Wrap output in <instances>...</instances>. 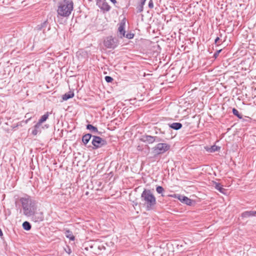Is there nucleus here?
Masks as SVG:
<instances>
[{
    "label": "nucleus",
    "mask_w": 256,
    "mask_h": 256,
    "mask_svg": "<svg viewBox=\"0 0 256 256\" xmlns=\"http://www.w3.org/2000/svg\"><path fill=\"white\" fill-rule=\"evenodd\" d=\"M22 204L23 214L26 216H31L37 210L36 203L30 196H26L20 200Z\"/></svg>",
    "instance_id": "obj_1"
},
{
    "label": "nucleus",
    "mask_w": 256,
    "mask_h": 256,
    "mask_svg": "<svg viewBox=\"0 0 256 256\" xmlns=\"http://www.w3.org/2000/svg\"><path fill=\"white\" fill-rule=\"evenodd\" d=\"M140 198L142 204L148 210L152 209L156 204V198L150 190L144 189L141 194Z\"/></svg>",
    "instance_id": "obj_2"
},
{
    "label": "nucleus",
    "mask_w": 256,
    "mask_h": 256,
    "mask_svg": "<svg viewBox=\"0 0 256 256\" xmlns=\"http://www.w3.org/2000/svg\"><path fill=\"white\" fill-rule=\"evenodd\" d=\"M73 10V2L72 0H64L61 2L58 8V14L62 16H68Z\"/></svg>",
    "instance_id": "obj_3"
},
{
    "label": "nucleus",
    "mask_w": 256,
    "mask_h": 256,
    "mask_svg": "<svg viewBox=\"0 0 256 256\" xmlns=\"http://www.w3.org/2000/svg\"><path fill=\"white\" fill-rule=\"evenodd\" d=\"M170 146L166 143H158L152 148V151L154 155L164 154L170 149Z\"/></svg>",
    "instance_id": "obj_4"
},
{
    "label": "nucleus",
    "mask_w": 256,
    "mask_h": 256,
    "mask_svg": "<svg viewBox=\"0 0 256 256\" xmlns=\"http://www.w3.org/2000/svg\"><path fill=\"white\" fill-rule=\"evenodd\" d=\"M104 44L107 48L114 49L118 46V40L116 38L110 36L106 38L104 40Z\"/></svg>",
    "instance_id": "obj_5"
},
{
    "label": "nucleus",
    "mask_w": 256,
    "mask_h": 256,
    "mask_svg": "<svg viewBox=\"0 0 256 256\" xmlns=\"http://www.w3.org/2000/svg\"><path fill=\"white\" fill-rule=\"evenodd\" d=\"M92 143L94 146V149L101 148L102 146L106 144V140L100 138V136H92Z\"/></svg>",
    "instance_id": "obj_6"
},
{
    "label": "nucleus",
    "mask_w": 256,
    "mask_h": 256,
    "mask_svg": "<svg viewBox=\"0 0 256 256\" xmlns=\"http://www.w3.org/2000/svg\"><path fill=\"white\" fill-rule=\"evenodd\" d=\"M30 217H31L32 220L36 222H39L44 220L43 212H38L37 210H36Z\"/></svg>",
    "instance_id": "obj_7"
},
{
    "label": "nucleus",
    "mask_w": 256,
    "mask_h": 256,
    "mask_svg": "<svg viewBox=\"0 0 256 256\" xmlns=\"http://www.w3.org/2000/svg\"><path fill=\"white\" fill-rule=\"evenodd\" d=\"M96 4L102 10L106 12L109 11L110 8L106 0H96Z\"/></svg>",
    "instance_id": "obj_8"
},
{
    "label": "nucleus",
    "mask_w": 256,
    "mask_h": 256,
    "mask_svg": "<svg viewBox=\"0 0 256 256\" xmlns=\"http://www.w3.org/2000/svg\"><path fill=\"white\" fill-rule=\"evenodd\" d=\"M140 140L142 142H147L149 144H152L154 142V136L148 135L143 136Z\"/></svg>",
    "instance_id": "obj_9"
},
{
    "label": "nucleus",
    "mask_w": 256,
    "mask_h": 256,
    "mask_svg": "<svg viewBox=\"0 0 256 256\" xmlns=\"http://www.w3.org/2000/svg\"><path fill=\"white\" fill-rule=\"evenodd\" d=\"M177 198L182 202H183L188 205L190 206L192 203V200L186 196L178 195Z\"/></svg>",
    "instance_id": "obj_10"
},
{
    "label": "nucleus",
    "mask_w": 256,
    "mask_h": 256,
    "mask_svg": "<svg viewBox=\"0 0 256 256\" xmlns=\"http://www.w3.org/2000/svg\"><path fill=\"white\" fill-rule=\"evenodd\" d=\"M124 22H120L118 28V31L121 38L125 36Z\"/></svg>",
    "instance_id": "obj_11"
},
{
    "label": "nucleus",
    "mask_w": 256,
    "mask_h": 256,
    "mask_svg": "<svg viewBox=\"0 0 256 256\" xmlns=\"http://www.w3.org/2000/svg\"><path fill=\"white\" fill-rule=\"evenodd\" d=\"M256 215V211H246L242 214V216L243 218H248L252 216Z\"/></svg>",
    "instance_id": "obj_12"
},
{
    "label": "nucleus",
    "mask_w": 256,
    "mask_h": 256,
    "mask_svg": "<svg viewBox=\"0 0 256 256\" xmlns=\"http://www.w3.org/2000/svg\"><path fill=\"white\" fill-rule=\"evenodd\" d=\"M92 136L90 134H87L82 136V142L85 146L88 142Z\"/></svg>",
    "instance_id": "obj_13"
},
{
    "label": "nucleus",
    "mask_w": 256,
    "mask_h": 256,
    "mask_svg": "<svg viewBox=\"0 0 256 256\" xmlns=\"http://www.w3.org/2000/svg\"><path fill=\"white\" fill-rule=\"evenodd\" d=\"M204 148L207 152H213L216 151H218V150H220V148L215 145H214L212 146H211L210 147L205 146Z\"/></svg>",
    "instance_id": "obj_14"
},
{
    "label": "nucleus",
    "mask_w": 256,
    "mask_h": 256,
    "mask_svg": "<svg viewBox=\"0 0 256 256\" xmlns=\"http://www.w3.org/2000/svg\"><path fill=\"white\" fill-rule=\"evenodd\" d=\"M169 126L172 129L178 130L182 128V124L180 122H174L170 124Z\"/></svg>",
    "instance_id": "obj_15"
},
{
    "label": "nucleus",
    "mask_w": 256,
    "mask_h": 256,
    "mask_svg": "<svg viewBox=\"0 0 256 256\" xmlns=\"http://www.w3.org/2000/svg\"><path fill=\"white\" fill-rule=\"evenodd\" d=\"M74 96L73 92H70L68 93H66L62 96V99L64 100H66L70 98H72Z\"/></svg>",
    "instance_id": "obj_16"
},
{
    "label": "nucleus",
    "mask_w": 256,
    "mask_h": 256,
    "mask_svg": "<svg viewBox=\"0 0 256 256\" xmlns=\"http://www.w3.org/2000/svg\"><path fill=\"white\" fill-rule=\"evenodd\" d=\"M214 187L221 193L224 194V192L226 191V189L224 188L219 183H216Z\"/></svg>",
    "instance_id": "obj_17"
},
{
    "label": "nucleus",
    "mask_w": 256,
    "mask_h": 256,
    "mask_svg": "<svg viewBox=\"0 0 256 256\" xmlns=\"http://www.w3.org/2000/svg\"><path fill=\"white\" fill-rule=\"evenodd\" d=\"M86 128L90 130L93 133H98V132L97 128L90 124L86 126Z\"/></svg>",
    "instance_id": "obj_18"
},
{
    "label": "nucleus",
    "mask_w": 256,
    "mask_h": 256,
    "mask_svg": "<svg viewBox=\"0 0 256 256\" xmlns=\"http://www.w3.org/2000/svg\"><path fill=\"white\" fill-rule=\"evenodd\" d=\"M22 227L24 230H29L31 229L32 226L29 222L26 221L23 222Z\"/></svg>",
    "instance_id": "obj_19"
},
{
    "label": "nucleus",
    "mask_w": 256,
    "mask_h": 256,
    "mask_svg": "<svg viewBox=\"0 0 256 256\" xmlns=\"http://www.w3.org/2000/svg\"><path fill=\"white\" fill-rule=\"evenodd\" d=\"M49 113L47 112L44 115L42 116L38 120V122L41 124H42L44 122H45L48 118Z\"/></svg>",
    "instance_id": "obj_20"
},
{
    "label": "nucleus",
    "mask_w": 256,
    "mask_h": 256,
    "mask_svg": "<svg viewBox=\"0 0 256 256\" xmlns=\"http://www.w3.org/2000/svg\"><path fill=\"white\" fill-rule=\"evenodd\" d=\"M232 113L234 116H236L239 118H242V116L240 114L238 111L235 108H234L232 109Z\"/></svg>",
    "instance_id": "obj_21"
},
{
    "label": "nucleus",
    "mask_w": 256,
    "mask_h": 256,
    "mask_svg": "<svg viewBox=\"0 0 256 256\" xmlns=\"http://www.w3.org/2000/svg\"><path fill=\"white\" fill-rule=\"evenodd\" d=\"M144 4H142V3H140V4L136 7V12L138 13L141 12L143 11L144 6Z\"/></svg>",
    "instance_id": "obj_22"
},
{
    "label": "nucleus",
    "mask_w": 256,
    "mask_h": 256,
    "mask_svg": "<svg viewBox=\"0 0 256 256\" xmlns=\"http://www.w3.org/2000/svg\"><path fill=\"white\" fill-rule=\"evenodd\" d=\"M156 190L158 193L162 194L164 191V189L162 186H158L156 188Z\"/></svg>",
    "instance_id": "obj_23"
},
{
    "label": "nucleus",
    "mask_w": 256,
    "mask_h": 256,
    "mask_svg": "<svg viewBox=\"0 0 256 256\" xmlns=\"http://www.w3.org/2000/svg\"><path fill=\"white\" fill-rule=\"evenodd\" d=\"M105 80L107 82H111L113 80V78L111 76H106Z\"/></svg>",
    "instance_id": "obj_24"
},
{
    "label": "nucleus",
    "mask_w": 256,
    "mask_h": 256,
    "mask_svg": "<svg viewBox=\"0 0 256 256\" xmlns=\"http://www.w3.org/2000/svg\"><path fill=\"white\" fill-rule=\"evenodd\" d=\"M134 34H133L128 33L124 37L128 38V39H132L134 38Z\"/></svg>",
    "instance_id": "obj_25"
},
{
    "label": "nucleus",
    "mask_w": 256,
    "mask_h": 256,
    "mask_svg": "<svg viewBox=\"0 0 256 256\" xmlns=\"http://www.w3.org/2000/svg\"><path fill=\"white\" fill-rule=\"evenodd\" d=\"M38 132H40V130H38V129L34 128V129L32 131V134L34 136H36Z\"/></svg>",
    "instance_id": "obj_26"
},
{
    "label": "nucleus",
    "mask_w": 256,
    "mask_h": 256,
    "mask_svg": "<svg viewBox=\"0 0 256 256\" xmlns=\"http://www.w3.org/2000/svg\"><path fill=\"white\" fill-rule=\"evenodd\" d=\"M42 124L38 122L34 126V128H35L36 129H38V130H39Z\"/></svg>",
    "instance_id": "obj_27"
},
{
    "label": "nucleus",
    "mask_w": 256,
    "mask_h": 256,
    "mask_svg": "<svg viewBox=\"0 0 256 256\" xmlns=\"http://www.w3.org/2000/svg\"><path fill=\"white\" fill-rule=\"evenodd\" d=\"M148 7L150 8H154V4L152 0H150L148 2Z\"/></svg>",
    "instance_id": "obj_28"
},
{
    "label": "nucleus",
    "mask_w": 256,
    "mask_h": 256,
    "mask_svg": "<svg viewBox=\"0 0 256 256\" xmlns=\"http://www.w3.org/2000/svg\"><path fill=\"white\" fill-rule=\"evenodd\" d=\"M48 22L47 20L44 21L43 23L40 24V26L42 27V28H46L47 26Z\"/></svg>",
    "instance_id": "obj_29"
},
{
    "label": "nucleus",
    "mask_w": 256,
    "mask_h": 256,
    "mask_svg": "<svg viewBox=\"0 0 256 256\" xmlns=\"http://www.w3.org/2000/svg\"><path fill=\"white\" fill-rule=\"evenodd\" d=\"M222 51V50H217L214 54V56L215 58H216L219 54L220 53V52Z\"/></svg>",
    "instance_id": "obj_30"
},
{
    "label": "nucleus",
    "mask_w": 256,
    "mask_h": 256,
    "mask_svg": "<svg viewBox=\"0 0 256 256\" xmlns=\"http://www.w3.org/2000/svg\"><path fill=\"white\" fill-rule=\"evenodd\" d=\"M154 142H160L162 141V140L158 136H154Z\"/></svg>",
    "instance_id": "obj_31"
},
{
    "label": "nucleus",
    "mask_w": 256,
    "mask_h": 256,
    "mask_svg": "<svg viewBox=\"0 0 256 256\" xmlns=\"http://www.w3.org/2000/svg\"><path fill=\"white\" fill-rule=\"evenodd\" d=\"M68 238H69L71 240H74V237L72 234H70V235H66Z\"/></svg>",
    "instance_id": "obj_32"
},
{
    "label": "nucleus",
    "mask_w": 256,
    "mask_h": 256,
    "mask_svg": "<svg viewBox=\"0 0 256 256\" xmlns=\"http://www.w3.org/2000/svg\"><path fill=\"white\" fill-rule=\"evenodd\" d=\"M220 40V38L218 37H217L216 39H215V40H214V43L216 44H217L218 42Z\"/></svg>",
    "instance_id": "obj_33"
},
{
    "label": "nucleus",
    "mask_w": 256,
    "mask_h": 256,
    "mask_svg": "<svg viewBox=\"0 0 256 256\" xmlns=\"http://www.w3.org/2000/svg\"><path fill=\"white\" fill-rule=\"evenodd\" d=\"M36 28L38 30H41L42 28V27L40 26V24L36 26Z\"/></svg>",
    "instance_id": "obj_34"
},
{
    "label": "nucleus",
    "mask_w": 256,
    "mask_h": 256,
    "mask_svg": "<svg viewBox=\"0 0 256 256\" xmlns=\"http://www.w3.org/2000/svg\"><path fill=\"white\" fill-rule=\"evenodd\" d=\"M3 236L2 232V230L0 228V236Z\"/></svg>",
    "instance_id": "obj_35"
},
{
    "label": "nucleus",
    "mask_w": 256,
    "mask_h": 256,
    "mask_svg": "<svg viewBox=\"0 0 256 256\" xmlns=\"http://www.w3.org/2000/svg\"><path fill=\"white\" fill-rule=\"evenodd\" d=\"M114 4H115L116 2V0H110Z\"/></svg>",
    "instance_id": "obj_36"
},
{
    "label": "nucleus",
    "mask_w": 256,
    "mask_h": 256,
    "mask_svg": "<svg viewBox=\"0 0 256 256\" xmlns=\"http://www.w3.org/2000/svg\"><path fill=\"white\" fill-rule=\"evenodd\" d=\"M146 0H141V3H142V4H145V2H146Z\"/></svg>",
    "instance_id": "obj_37"
},
{
    "label": "nucleus",
    "mask_w": 256,
    "mask_h": 256,
    "mask_svg": "<svg viewBox=\"0 0 256 256\" xmlns=\"http://www.w3.org/2000/svg\"><path fill=\"white\" fill-rule=\"evenodd\" d=\"M70 231H67V233H70Z\"/></svg>",
    "instance_id": "obj_38"
}]
</instances>
